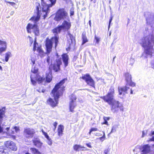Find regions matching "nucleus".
<instances>
[{
    "mask_svg": "<svg viewBox=\"0 0 154 154\" xmlns=\"http://www.w3.org/2000/svg\"><path fill=\"white\" fill-rule=\"evenodd\" d=\"M67 80V78L63 79L57 83L51 90L50 94L54 99L49 97L47 100L46 102L52 107L54 108L57 106L59 103V99L63 96L66 87L63 85Z\"/></svg>",
    "mask_w": 154,
    "mask_h": 154,
    "instance_id": "f257e3e1",
    "label": "nucleus"
},
{
    "mask_svg": "<svg viewBox=\"0 0 154 154\" xmlns=\"http://www.w3.org/2000/svg\"><path fill=\"white\" fill-rule=\"evenodd\" d=\"M115 94L114 88L111 87L106 95L100 97L101 99L110 106L111 110L114 112L118 111L119 109L123 111V109L122 105L120 104L118 100L115 99Z\"/></svg>",
    "mask_w": 154,
    "mask_h": 154,
    "instance_id": "f03ea898",
    "label": "nucleus"
},
{
    "mask_svg": "<svg viewBox=\"0 0 154 154\" xmlns=\"http://www.w3.org/2000/svg\"><path fill=\"white\" fill-rule=\"evenodd\" d=\"M141 46L144 48H146L145 50V52L147 55L152 57V54L154 53V49L152 43L153 42L154 37L152 34H149L143 37L141 39Z\"/></svg>",
    "mask_w": 154,
    "mask_h": 154,
    "instance_id": "7ed1b4c3",
    "label": "nucleus"
},
{
    "mask_svg": "<svg viewBox=\"0 0 154 154\" xmlns=\"http://www.w3.org/2000/svg\"><path fill=\"white\" fill-rule=\"evenodd\" d=\"M59 36H57L52 37L50 39L46 38L45 41L46 54H49L51 52L53 45V41L54 42L55 48H56L59 42Z\"/></svg>",
    "mask_w": 154,
    "mask_h": 154,
    "instance_id": "20e7f679",
    "label": "nucleus"
},
{
    "mask_svg": "<svg viewBox=\"0 0 154 154\" xmlns=\"http://www.w3.org/2000/svg\"><path fill=\"white\" fill-rule=\"evenodd\" d=\"M68 18H69L68 13L65 8H60L57 11L54 20L57 21H59Z\"/></svg>",
    "mask_w": 154,
    "mask_h": 154,
    "instance_id": "39448f33",
    "label": "nucleus"
},
{
    "mask_svg": "<svg viewBox=\"0 0 154 154\" xmlns=\"http://www.w3.org/2000/svg\"><path fill=\"white\" fill-rule=\"evenodd\" d=\"M30 78L31 81L34 85H35L37 82L39 84L42 83L45 80L44 76L41 75L39 73L35 75H31Z\"/></svg>",
    "mask_w": 154,
    "mask_h": 154,
    "instance_id": "423d86ee",
    "label": "nucleus"
},
{
    "mask_svg": "<svg viewBox=\"0 0 154 154\" xmlns=\"http://www.w3.org/2000/svg\"><path fill=\"white\" fill-rule=\"evenodd\" d=\"M57 58L56 59L54 63L51 64V70L52 69L55 72H58L60 70V66L62 64V59L60 57H59V56L57 55Z\"/></svg>",
    "mask_w": 154,
    "mask_h": 154,
    "instance_id": "0eeeda50",
    "label": "nucleus"
},
{
    "mask_svg": "<svg viewBox=\"0 0 154 154\" xmlns=\"http://www.w3.org/2000/svg\"><path fill=\"white\" fill-rule=\"evenodd\" d=\"M70 39L67 40V47L66 49V50L69 51L72 48H74L76 44L75 38L73 35L71 34L69 32H68Z\"/></svg>",
    "mask_w": 154,
    "mask_h": 154,
    "instance_id": "6e6552de",
    "label": "nucleus"
},
{
    "mask_svg": "<svg viewBox=\"0 0 154 154\" xmlns=\"http://www.w3.org/2000/svg\"><path fill=\"white\" fill-rule=\"evenodd\" d=\"M79 79H82L88 85L95 88V82L89 74H86L84 75L82 77H80Z\"/></svg>",
    "mask_w": 154,
    "mask_h": 154,
    "instance_id": "1a4fd4ad",
    "label": "nucleus"
},
{
    "mask_svg": "<svg viewBox=\"0 0 154 154\" xmlns=\"http://www.w3.org/2000/svg\"><path fill=\"white\" fill-rule=\"evenodd\" d=\"M51 2V4L48 5L45 3H43V5L42 4V11L43 12H45V14L43 15V19H45L47 16V14L49 11V8L51 7L52 6L54 5L55 4L56 0H49Z\"/></svg>",
    "mask_w": 154,
    "mask_h": 154,
    "instance_id": "9d476101",
    "label": "nucleus"
},
{
    "mask_svg": "<svg viewBox=\"0 0 154 154\" xmlns=\"http://www.w3.org/2000/svg\"><path fill=\"white\" fill-rule=\"evenodd\" d=\"M35 134V130L32 128H25L23 131V135L26 139L33 138Z\"/></svg>",
    "mask_w": 154,
    "mask_h": 154,
    "instance_id": "9b49d317",
    "label": "nucleus"
},
{
    "mask_svg": "<svg viewBox=\"0 0 154 154\" xmlns=\"http://www.w3.org/2000/svg\"><path fill=\"white\" fill-rule=\"evenodd\" d=\"M26 29L28 32L30 33V29H32L33 30V32L35 35L38 36L39 35V29L38 26L35 24L33 25V26L29 23L26 27Z\"/></svg>",
    "mask_w": 154,
    "mask_h": 154,
    "instance_id": "f8f14e48",
    "label": "nucleus"
},
{
    "mask_svg": "<svg viewBox=\"0 0 154 154\" xmlns=\"http://www.w3.org/2000/svg\"><path fill=\"white\" fill-rule=\"evenodd\" d=\"M124 75L125 81L127 83L126 85H128L132 87L135 86L136 83L132 81L131 75L128 72L125 73Z\"/></svg>",
    "mask_w": 154,
    "mask_h": 154,
    "instance_id": "ddd939ff",
    "label": "nucleus"
},
{
    "mask_svg": "<svg viewBox=\"0 0 154 154\" xmlns=\"http://www.w3.org/2000/svg\"><path fill=\"white\" fill-rule=\"evenodd\" d=\"M4 144L9 152L10 150L15 151L17 150V148L16 144L12 141H7Z\"/></svg>",
    "mask_w": 154,
    "mask_h": 154,
    "instance_id": "4468645a",
    "label": "nucleus"
},
{
    "mask_svg": "<svg viewBox=\"0 0 154 154\" xmlns=\"http://www.w3.org/2000/svg\"><path fill=\"white\" fill-rule=\"evenodd\" d=\"M128 85H126L122 87H120L118 88L119 94V95H125V94L128 93V90L130 89V88L128 86Z\"/></svg>",
    "mask_w": 154,
    "mask_h": 154,
    "instance_id": "2eb2a0df",
    "label": "nucleus"
},
{
    "mask_svg": "<svg viewBox=\"0 0 154 154\" xmlns=\"http://www.w3.org/2000/svg\"><path fill=\"white\" fill-rule=\"evenodd\" d=\"M40 7V5L37 6L36 7V14L37 16L35 17V16H33L30 19V20L33 21L35 23H36L39 20L40 17V11L39 10V8Z\"/></svg>",
    "mask_w": 154,
    "mask_h": 154,
    "instance_id": "dca6fc26",
    "label": "nucleus"
},
{
    "mask_svg": "<svg viewBox=\"0 0 154 154\" xmlns=\"http://www.w3.org/2000/svg\"><path fill=\"white\" fill-rule=\"evenodd\" d=\"M71 26L70 22H68L66 20H64L62 25H60L62 29L68 31L71 28Z\"/></svg>",
    "mask_w": 154,
    "mask_h": 154,
    "instance_id": "f3484780",
    "label": "nucleus"
},
{
    "mask_svg": "<svg viewBox=\"0 0 154 154\" xmlns=\"http://www.w3.org/2000/svg\"><path fill=\"white\" fill-rule=\"evenodd\" d=\"M32 142L33 145L38 148H41L42 145V143L38 138H35L32 140Z\"/></svg>",
    "mask_w": 154,
    "mask_h": 154,
    "instance_id": "a211bd4d",
    "label": "nucleus"
},
{
    "mask_svg": "<svg viewBox=\"0 0 154 154\" xmlns=\"http://www.w3.org/2000/svg\"><path fill=\"white\" fill-rule=\"evenodd\" d=\"M61 56L64 66L66 67L68 64L69 56L66 53H63L61 55Z\"/></svg>",
    "mask_w": 154,
    "mask_h": 154,
    "instance_id": "6ab92c4d",
    "label": "nucleus"
},
{
    "mask_svg": "<svg viewBox=\"0 0 154 154\" xmlns=\"http://www.w3.org/2000/svg\"><path fill=\"white\" fill-rule=\"evenodd\" d=\"M53 77L51 71L48 73H46L45 74V81L48 83L50 82L52 79Z\"/></svg>",
    "mask_w": 154,
    "mask_h": 154,
    "instance_id": "aec40b11",
    "label": "nucleus"
},
{
    "mask_svg": "<svg viewBox=\"0 0 154 154\" xmlns=\"http://www.w3.org/2000/svg\"><path fill=\"white\" fill-rule=\"evenodd\" d=\"M0 45L3 46L0 47V54L5 51L7 49V44L5 41L0 40Z\"/></svg>",
    "mask_w": 154,
    "mask_h": 154,
    "instance_id": "412c9836",
    "label": "nucleus"
},
{
    "mask_svg": "<svg viewBox=\"0 0 154 154\" xmlns=\"http://www.w3.org/2000/svg\"><path fill=\"white\" fill-rule=\"evenodd\" d=\"M5 113V112L3 108L0 109V133H2L3 131V128L1 126V123Z\"/></svg>",
    "mask_w": 154,
    "mask_h": 154,
    "instance_id": "4be33fe9",
    "label": "nucleus"
},
{
    "mask_svg": "<svg viewBox=\"0 0 154 154\" xmlns=\"http://www.w3.org/2000/svg\"><path fill=\"white\" fill-rule=\"evenodd\" d=\"M64 129V127L63 125L60 124L58 126L57 132V135L59 136L60 137L63 135Z\"/></svg>",
    "mask_w": 154,
    "mask_h": 154,
    "instance_id": "5701e85b",
    "label": "nucleus"
},
{
    "mask_svg": "<svg viewBox=\"0 0 154 154\" xmlns=\"http://www.w3.org/2000/svg\"><path fill=\"white\" fill-rule=\"evenodd\" d=\"M62 29L60 25H59L53 29L52 30V32L55 35H56L60 33Z\"/></svg>",
    "mask_w": 154,
    "mask_h": 154,
    "instance_id": "b1692460",
    "label": "nucleus"
},
{
    "mask_svg": "<svg viewBox=\"0 0 154 154\" xmlns=\"http://www.w3.org/2000/svg\"><path fill=\"white\" fill-rule=\"evenodd\" d=\"M82 45L88 42V40L86 36V33L85 32H83L82 33Z\"/></svg>",
    "mask_w": 154,
    "mask_h": 154,
    "instance_id": "393cba45",
    "label": "nucleus"
},
{
    "mask_svg": "<svg viewBox=\"0 0 154 154\" xmlns=\"http://www.w3.org/2000/svg\"><path fill=\"white\" fill-rule=\"evenodd\" d=\"M38 53V55L41 57H43L45 56V53L44 52L43 50L42 49L41 46L38 47L36 49Z\"/></svg>",
    "mask_w": 154,
    "mask_h": 154,
    "instance_id": "a878e982",
    "label": "nucleus"
},
{
    "mask_svg": "<svg viewBox=\"0 0 154 154\" xmlns=\"http://www.w3.org/2000/svg\"><path fill=\"white\" fill-rule=\"evenodd\" d=\"M0 154H9V151L5 146H0Z\"/></svg>",
    "mask_w": 154,
    "mask_h": 154,
    "instance_id": "bb28decb",
    "label": "nucleus"
},
{
    "mask_svg": "<svg viewBox=\"0 0 154 154\" xmlns=\"http://www.w3.org/2000/svg\"><path fill=\"white\" fill-rule=\"evenodd\" d=\"M110 119V118L109 117L103 116V119L104 120V121L101 123V125H106L107 126L109 125V124L107 121L109 120Z\"/></svg>",
    "mask_w": 154,
    "mask_h": 154,
    "instance_id": "cd10ccee",
    "label": "nucleus"
},
{
    "mask_svg": "<svg viewBox=\"0 0 154 154\" xmlns=\"http://www.w3.org/2000/svg\"><path fill=\"white\" fill-rule=\"evenodd\" d=\"M32 154H41V153L38 149L35 147H31L30 149Z\"/></svg>",
    "mask_w": 154,
    "mask_h": 154,
    "instance_id": "c85d7f7f",
    "label": "nucleus"
},
{
    "mask_svg": "<svg viewBox=\"0 0 154 154\" xmlns=\"http://www.w3.org/2000/svg\"><path fill=\"white\" fill-rule=\"evenodd\" d=\"M76 106V105L74 103L72 102L69 103V109L70 112H73L74 109Z\"/></svg>",
    "mask_w": 154,
    "mask_h": 154,
    "instance_id": "c756f323",
    "label": "nucleus"
},
{
    "mask_svg": "<svg viewBox=\"0 0 154 154\" xmlns=\"http://www.w3.org/2000/svg\"><path fill=\"white\" fill-rule=\"evenodd\" d=\"M82 148H85V147L78 144H75L73 146L74 150L76 151H79L80 150V149Z\"/></svg>",
    "mask_w": 154,
    "mask_h": 154,
    "instance_id": "7c9ffc66",
    "label": "nucleus"
},
{
    "mask_svg": "<svg viewBox=\"0 0 154 154\" xmlns=\"http://www.w3.org/2000/svg\"><path fill=\"white\" fill-rule=\"evenodd\" d=\"M150 151L149 147L147 145H145L143 147L142 152L144 153H148Z\"/></svg>",
    "mask_w": 154,
    "mask_h": 154,
    "instance_id": "2f4dec72",
    "label": "nucleus"
},
{
    "mask_svg": "<svg viewBox=\"0 0 154 154\" xmlns=\"http://www.w3.org/2000/svg\"><path fill=\"white\" fill-rule=\"evenodd\" d=\"M69 97L70 100L69 102H72V103H74L75 101L77 98L75 95L73 94H72L69 96Z\"/></svg>",
    "mask_w": 154,
    "mask_h": 154,
    "instance_id": "473e14b6",
    "label": "nucleus"
},
{
    "mask_svg": "<svg viewBox=\"0 0 154 154\" xmlns=\"http://www.w3.org/2000/svg\"><path fill=\"white\" fill-rule=\"evenodd\" d=\"M41 131L43 134L45 136V137L50 142V144H52L51 139L50 138L49 136L48 135L47 133L44 131L43 129L41 130Z\"/></svg>",
    "mask_w": 154,
    "mask_h": 154,
    "instance_id": "72a5a7b5",
    "label": "nucleus"
},
{
    "mask_svg": "<svg viewBox=\"0 0 154 154\" xmlns=\"http://www.w3.org/2000/svg\"><path fill=\"white\" fill-rule=\"evenodd\" d=\"M11 53L10 52H8L5 54V61L7 62L8 61L9 58L11 56Z\"/></svg>",
    "mask_w": 154,
    "mask_h": 154,
    "instance_id": "f704fd0d",
    "label": "nucleus"
},
{
    "mask_svg": "<svg viewBox=\"0 0 154 154\" xmlns=\"http://www.w3.org/2000/svg\"><path fill=\"white\" fill-rule=\"evenodd\" d=\"M31 72L32 73H34V74L35 75L36 74H37L38 73H39L38 72V69L35 68V67H34V68H32L31 70Z\"/></svg>",
    "mask_w": 154,
    "mask_h": 154,
    "instance_id": "c9c22d12",
    "label": "nucleus"
},
{
    "mask_svg": "<svg viewBox=\"0 0 154 154\" xmlns=\"http://www.w3.org/2000/svg\"><path fill=\"white\" fill-rule=\"evenodd\" d=\"M98 131V129L97 128H92L89 130V131L88 132V134L89 135H91V132L93 131Z\"/></svg>",
    "mask_w": 154,
    "mask_h": 154,
    "instance_id": "e433bc0d",
    "label": "nucleus"
},
{
    "mask_svg": "<svg viewBox=\"0 0 154 154\" xmlns=\"http://www.w3.org/2000/svg\"><path fill=\"white\" fill-rule=\"evenodd\" d=\"M36 45H38V43L36 42V39H35L33 44V51L34 52H35L36 50Z\"/></svg>",
    "mask_w": 154,
    "mask_h": 154,
    "instance_id": "4c0bfd02",
    "label": "nucleus"
},
{
    "mask_svg": "<svg viewBox=\"0 0 154 154\" xmlns=\"http://www.w3.org/2000/svg\"><path fill=\"white\" fill-rule=\"evenodd\" d=\"M94 39L96 43L98 44L99 43L100 41V37L95 35Z\"/></svg>",
    "mask_w": 154,
    "mask_h": 154,
    "instance_id": "58836bf2",
    "label": "nucleus"
},
{
    "mask_svg": "<svg viewBox=\"0 0 154 154\" xmlns=\"http://www.w3.org/2000/svg\"><path fill=\"white\" fill-rule=\"evenodd\" d=\"M110 151V149L108 148L105 149L103 152L104 154H109Z\"/></svg>",
    "mask_w": 154,
    "mask_h": 154,
    "instance_id": "ea45409f",
    "label": "nucleus"
},
{
    "mask_svg": "<svg viewBox=\"0 0 154 154\" xmlns=\"http://www.w3.org/2000/svg\"><path fill=\"white\" fill-rule=\"evenodd\" d=\"M105 135L104 132L103 136L101 137H99V139L102 141H103L105 139Z\"/></svg>",
    "mask_w": 154,
    "mask_h": 154,
    "instance_id": "a19ab883",
    "label": "nucleus"
},
{
    "mask_svg": "<svg viewBox=\"0 0 154 154\" xmlns=\"http://www.w3.org/2000/svg\"><path fill=\"white\" fill-rule=\"evenodd\" d=\"M29 38V41L30 43V46H31L33 42V40L32 38L30 36H29L28 37Z\"/></svg>",
    "mask_w": 154,
    "mask_h": 154,
    "instance_id": "79ce46f5",
    "label": "nucleus"
},
{
    "mask_svg": "<svg viewBox=\"0 0 154 154\" xmlns=\"http://www.w3.org/2000/svg\"><path fill=\"white\" fill-rule=\"evenodd\" d=\"M5 2L7 3V5L8 3L10 4L12 6H14L15 5V3L14 2H10L7 1L6 0H5Z\"/></svg>",
    "mask_w": 154,
    "mask_h": 154,
    "instance_id": "37998d69",
    "label": "nucleus"
},
{
    "mask_svg": "<svg viewBox=\"0 0 154 154\" xmlns=\"http://www.w3.org/2000/svg\"><path fill=\"white\" fill-rule=\"evenodd\" d=\"M74 14V11L73 10V9H70V16L71 17L72 16H73Z\"/></svg>",
    "mask_w": 154,
    "mask_h": 154,
    "instance_id": "c03bdc74",
    "label": "nucleus"
},
{
    "mask_svg": "<svg viewBox=\"0 0 154 154\" xmlns=\"http://www.w3.org/2000/svg\"><path fill=\"white\" fill-rule=\"evenodd\" d=\"M57 122H55L53 124V126H54V128L53 129L54 131L55 130L56 127H57Z\"/></svg>",
    "mask_w": 154,
    "mask_h": 154,
    "instance_id": "a18cd8bd",
    "label": "nucleus"
},
{
    "mask_svg": "<svg viewBox=\"0 0 154 154\" xmlns=\"http://www.w3.org/2000/svg\"><path fill=\"white\" fill-rule=\"evenodd\" d=\"M13 129H15V131L16 132L20 131V129L19 127H17V126H14L13 128Z\"/></svg>",
    "mask_w": 154,
    "mask_h": 154,
    "instance_id": "49530a36",
    "label": "nucleus"
},
{
    "mask_svg": "<svg viewBox=\"0 0 154 154\" xmlns=\"http://www.w3.org/2000/svg\"><path fill=\"white\" fill-rule=\"evenodd\" d=\"M112 16H111L110 17L109 21V28L110 27V23L112 21Z\"/></svg>",
    "mask_w": 154,
    "mask_h": 154,
    "instance_id": "de8ad7c7",
    "label": "nucleus"
},
{
    "mask_svg": "<svg viewBox=\"0 0 154 154\" xmlns=\"http://www.w3.org/2000/svg\"><path fill=\"white\" fill-rule=\"evenodd\" d=\"M86 145L88 147L90 148H91L92 146L91 145V143H87L86 144Z\"/></svg>",
    "mask_w": 154,
    "mask_h": 154,
    "instance_id": "09e8293b",
    "label": "nucleus"
},
{
    "mask_svg": "<svg viewBox=\"0 0 154 154\" xmlns=\"http://www.w3.org/2000/svg\"><path fill=\"white\" fill-rule=\"evenodd\" d=\"M116 131V128L115 127H112V130L111 131V133H112L113 132H114V131Z\"/></svg>",
    "mask_w": 154,
    "mask_h": 154,
    "instance_id": "8fccbe9b",
    "label": "nucleus"
},
{
    "mask_svg": "<svg viewBox=\"0 0 154 154\" xmlns=\"http://www.w3.org/2000/svg\"><path fill=\"white\" fill-rule=\"evenodd\" d=\"M77 58V56L76 55H75L73 57V60L74 61H76Z\"/></svg>",
    "mask_w": 154,
    "mask_h": 154,
    "instance_id": "3c124183",
    "label": "nucleus"
},
{
    "mask_svg": "<svg viewBox=\"0 0 154 154\" xmlns=\"http://www.w3.org/2000/svg\"><path fill=\"white\" fill-rule=\"evenodd\" d=\"M88 150V149H87L85 147V148H80V150L83 151L87 150Z\"/></svg>",
    "mask_w": 154,
    "mask_h": 154,
    "instance_id": "603ef678",
    "label": "nucleus"
},
{
    "mask_svg": "<svg viewBox=\"0 0 154 154\" xmlns=\"http://www.w3.org/2000/svg\"><path fill=\"white\" fill-rule=\"evenodd\" d=\"M50 57H47V62L49 63V61H50Z\"/></svg>",
    "mask_w": 154,
    "mask_h": 154,
    "instance_id": "864d4df0",
    "label": "nucleus"
},
{
    "mask_svg": "<svg viewBox=\"0 0 154 154\" xmlns=\"http://www.w3.org/2000/svg\"><path fill=\"white\" fill-rule=\"evenodd\" d=\"M91 2H93L94 3L96 2V0H90Z\"/></svg>",
    "mask_w": 154,
    "mask_h": 154,
    "instance_id": "5fc2aeb1",
    "label": "nucleus"
},
{
    "mask_svg": "<svg viewBox=\"0 0 154 154\" xmlns=\"http://www.w3.org/2000/svg\"><path fill=\"white\" fill-rule=\"evenodd\" d=\"M130 94H133V90H132V89H130Z\"/></svg>",
    "mask_w": 154,
    "mask_h": 154,
    "instance_id": "6e6d98bb",
    "label": "nucleus"
},
{
    "mask_svg": "<svg viewBox=\"0 0 154 154\" xmlns=\"http://www.w3.org/2000/svg\"><path fill=\"white\" fill-rule=\"evenodd\" d=\"M154 134V131H152L151 133L150 136H152Z\"/></svg>",
    "mask_w": 154,
    "mask_h": 154,
    "instance_id": "4d7b16f0",
    "label": "nucleus"
},
{
    "mask_svg": "<svg viewBox=\"0 0 154 154\" xmlns=\"http://www.w3.org/2000/svg\"><path fill=\"white\" fill-rule=\"evenodd\" d=\"M151 141H154V136L152 137L151 139L150 140Z\"/></svg>",
    "mask_w": 154,
    "mask_h": 154,
    "instance_id": "13d9d810",
    "label": "nucleus"
},
{
    "mask_svg": "<svg viewBox=\"0 0 154 154\" xmlns=\"http://www.w3.org/2000/svg\"><path fill=\"white\" fill-rule=\"evenodd\" d=\"M12 137L14 139H15L16 136L15 135H12Z\"/></svg>",
    "mask_w": 154,
    "mask_h": 154,
    "instance_id": "bf43d9fd",
    "label": "nucleus"
},
{
    "mask_svg": "<svg viewBox=\"0 0 154 154\" xmlns=\"http://www.w3.org/2000/svg\"><path fill=\"white\" fill-rule=\"evenodd\" d=\"M32 63L34 65L35 63V60H32Z\"/></svg>",
    "mask_w": 154,
    "mask_h": 154,
    "instance_id": "052dcab7",
    "label": "nucleus"
},
{
    "mask_svg": "<svg viewBox=\"0 0 154 154\" xmlns=\"http://www.w3.org/2000/svg\"><path fill=\"white\" fill-rule=\"evenodd\" d=\"M9 129H10V128H9V127H7V128H6V130L7 131H8L9 130Z\"/></svg>",
    "mask_w": 154,
    "mask_h": 154,
    "instance_id": "680f3d73",
    "label": "nucleus"
},
{
    "mask_svg": "<svg viewBox=\"0 0 154 154\" xmlns=\"http://www.w3.org/2000/svg\"><path fill=\"white\" fill-rule=\"evenodd\" d=\"M89 25H90V26H91V20H90L89 21Z\"/></svg>",
    "mask_w": 154,
    "mask_h": 154,
    "instance_id": "e2e57ef3",
    "label": "nucleus"
},
{
    "mask_svg": "<svg viewBox=\"0 0 154 154\" xmlns=\"http://www.w3.org/2000/svg\"><path fill=\"white\" fill-rule=\"evenodd\" d=\"M0 69L1 70H2V66L0 65Z\"/></svg>",
    "mask_w": 154,
    "mask_h": 154,
    "instance_id": "0e129e2a",
    "label": "nucleus"
},
{
    "mask_svg": "<svg viewBox=\"0 0 154 154\" xmlns=\"http://www.w3.org/2000/svg\"><path fill=\"white\" fill-rule=\"evenodd\" d=\"M25 154H31L28 152H27Z\"/></svg>",
    "mask_w": 154,
    "mask_h": 154,
    "instance_id": "69168bd1",
    "label": "nucleus"
},
{
    "mask_svg": "<svg viewBox=\"0 0 154 154\" xmlns=\"http://www.w3.org/2000/svg\"><path fill=\"white\" fill-rule=\"evenodd\" d=\"M115 58V57L114 58H113V60Z\"/></svg>",
    "mask_w": 154,
    "mask_h": 154,
    "instance_id": "338daca9",
    "label": "nucleus"
}]
</instances>
